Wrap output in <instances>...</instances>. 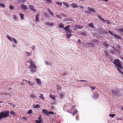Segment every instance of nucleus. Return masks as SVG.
<instances>
[{
    "label": "nucleus",
    "instance_id": "f257e3e1",
    "mask_svg": "<svg viewBox=\"0 0 123 123\" xmlns=\"http://www.w3.org/2000/svg\"><path fill=\"white\" fill-rule=\"evenodd\" d=\"M9 111L7 110H4L0 112V121L3 118L9 116Z\"/></svg>",
    "mask_w": 123,
    "mask_h": 123
},
{
    "label": "nucleus",
    "instance_id": "f03ea898",
    "mask_svg": "<svg viewBox=\"0 0 123 123\" xmlns=\"http://www.w3.org/2000/svg\"><path fill=\"white\" fill-rule=\"evenodd\" d=\"M29 62L30 64V65L29 67V68H31V71L32 73H34L36 72V70L37 68V67L34 63V62Z\"/></svg>",
    "mask_w": 123,
    "mask_h": 123
},
{
    "label": "nucleus",
    "instance_id": "7ed1b4c3",
    "mask_svg": "<svg viewBox=\"0 0 123 123\" xmlns=\"http://www.w3.org/2000/svg\"><path fill=\"white\" fill-rule=\"evenodd\" d=\"M123 62H113L115 67L117 68L118 71L123 69V68L122 66Z\"/></svg>",
    "mask_w": 123,
    "mask_h": 123
},
{
    "label": "nucleus",
    "instance_id": "20e7f679",
    "mask_svg": "<svg viewBox=\"0 0 123 123\" xmlns=\"http://www.w3.org/2000/svg\"><path fill=\"white\" fill-rule=\"evenodd\" d=\"M111 92L114 95L117 97L121 96L122 95V93L119 90H112Z\"/></svg>",
    "mask_w": 123,
    "mask_h": 123
},
{
    "label": "nucleus",
    "instance_id": "39448f33",
    "mask_svg": "<svg viewBox=\"0 0 123 123\" xmlns=\"http://www.w3.org/2000/svg\"><path fill=\"white\" fill-rule=\"evenodd\" d=\"M70 25H68L65 27L64 28V29L68 32L71 33L72 32V30L70 29Z\"/></svg>",
    "mask_w": 123,
    "mask_h": 123
},
{
    "label": "nucleus",
    "instance_id": "423d86ee",
    "mask_svg": "<svg viewBox=\"0 0 123 123\" xmlns=\"http://www.w3.org/2000/svg\"><path fill=\"white\" fill-rule=\"evenodd\" d=\"M38 120H36L35 122L36 123H42L43 120L41 117V115H40L38 118Z\"/></svg>",
    "mask_w": 123,
    "mask_h": 123
},
{
    "label": "nucleus",
    "instance_id": "0eeeda50",
    "mask_svg": "<svg viewBox=\"0 0 123 123\" xmlns=\"http://www.w3.org/2000/svg\"><path fill=\"white\" fill-rule=\"evenodd\" d=\"M87 9L90 12H91L92 13H95L97 12L96 11L94 10L93 8H91L89 7H87Z\"/></svg>",
    "mask_w": 123,
    "mask_h": 123
},
{
    "label": "nucleus",
    "instance_id": "6e6552de",
    "mask_svg": "<svg viewBox=\"0 0 123 123\" xmlns=\"http://www.w3.org/2000/svg\"><path fill=\"white\" fill-rule=\"evenodd\" d=\"M74 27L76 30L81 29L83 28V25H75L74 26Z\"/></svg>",
    "mask_w": 123,
    "mask_h": 123
},
{
    "label": "nucleus",
    "instance_id": "1a4fd4ad",
    "mask_svg": "<svg viewBox=\"0 0 123 123\" xmlns=\"http://www.w3.org/2000/svg\"><path fill=\"white\" fill-rule=\"evenodd\" d=\"M44 25H45L46 26H52L54 25V24L53 23L49 22H45Z\"/></svg>",
    "mask_w": 123,
    "mask_h": 123
},
{
    "label": "nucleus",
    "instance_id": "9d476101",
    "mask_svg": "<svg viewBox=\"0 0 123 123\" xmlns=\"http://www.w3.org/2000/svg\"><path fill=\"white\" fill-rule=\"evenodd\" d=\"M29 8L31 11L34 12H36V9L34 8V6L33 5H29Z\"/></svg>",
    "mask_w": 123,
    "mask_h": 123
},
{
    "label": "nucleus",
    "instance_id": "9b49d317",
    "mask_svg": "<svg viewBox=\"0 0 123 123\" xmlns=\"http://www.w3.org/2000/svg\"><path fill=\"white\" fill-rule=\"evenodd\" d=\"M49 112L47 110L44 109H43L42 111V112L43 114L47 116H48Z\"/></svg>",
    "mask_w": 123,
    "mask_h": 123
},
{
    "label": "nucleus",
    "instance_id": "f8f14e48",
    "mask_svg": "<svg viewBox=\"0 0 123 123\" xmlns=\"http://www.w3.org/2000/svg\"><path fill=\"white\" fill-rule=\"evenodd\" d=\"M99 97V95L98 93H93V95L92 97L94 99H97Z\"/></svg>",
    "mask_w": 123,
    "mask_h": 123
},
{
    "label": "nucleus",
    "instance_id": "ddd939ff",
    "mask_svg": "<svg viewBox=\"0 0 123 123\" xmlns=\"http://www.w3.org/2000/svg\"><path fill=\"white\" fill-rule=\"evenodd\" d=\"M109 44L106 41H103V45L106 48H107Z\"/></svg>",
    "mask_w": 123,
    "mask_h": 123
},
{
    "label": "nucleus",
    "instance_id": "4468645a",
    "mask_svg": "<svg viewBox=\"0 0 123 123\" xmlns=\"http://www.w3.org/2000/svg\"><path fill=\"white\" fill-rule=\"evenodd\" d=\"M37 83L39 85H40L42 84L41 80L37 78L36 79Z\"/></svg>",
    "mask_w": 123,
    "mask_h": 123
},
{
    "label": "nucleus",
    "instance_id": "2eb2a0df",
    "mask_svg": "<svg viewBox=\"0 0 123 123\" xmlns=\"http://www.w3.org/2000/svg\"><path fill=\"white\" fill-rule=\"evenodd\" d=\"M21 7L22 8L25 10H26L28 9L27 6L24 4H23L21 5Z\"/></svg>",
    "mask_w": 123,
    "mask_h": 123
},
{
    "label": "nucleus",
    "instance_id": "dca6fc26",
    "mask_svg": "<svg viewBox=\"0 0 123 123\" xmlns=\"http://www.w3.org/2000/svg\"><path fill=\"white\" fill-rule=\"evenodd\" d=\"M71 6H72L73 8L78 7V4L75 3H72L71 4Z\"/></svg>",
    "mask_w": 123,
    "mask_h": 123
},
{
    "label": "nucleus",
    "instance_id": "f3484780",
    "mask_svg": "<svg viewBox=\"0 0 123 123\" xmlns=\"http://www.w3.org/2000/svg\"><path fill=\"white\" fill-rule=\"evenodd\" d=\"M114 36L117 39H120L121 40H122V39L121 37L120 36L115 34Z\"/></svg>",
    "mask_w": 123,
    "mask_h": 123
},
{
    "label": "nucleus",
    "instance_id": "a211bd4d",
    "mask_svg": "<svg viewBox=\"0 0 123 123\" xmlns=\"http://www.w3.org/2000/svg\"><path fill=\"white\" fill-rule=\"evenodd\" d=\"M47 10L48 12L52 16H54V14L50 9H48Z\"/></svg>",
    "mask_w": 123,
    "mask_h": 123
},
{
    "label": "nucleus",
    "instance_id": "6ab92c4d",
    "mask_svg": "<svg viewBox=\"0 0 123 123\" xmlns=\"http://www.w3.org/2000/svg\"><path fill=\"white\" fill-rule=\"evenodd\" d=\"M40 15H39V14L38 13L37 14L35 20L36 21L39 22V18Z\"/></svg>",
    "mask_w": 123,
    "mask_h": 123
},
{
    "label": "nucleus",
    "instance_id": "aec40b11",
    "mask_svg": "<svg viewBox=\"0 0 123 123\" xmlns=\"http://www.w3.org/2000/svg\"><path fill=\"white\" fill-rule=\"evenodd\" d=\"M65 95V94L62 92L60 93V94L59 95V96L60 97V99H62Z\"/></svg>",
    "mask_w": 123,
    "mask_h": 123
},
{
    "label": "nucleus",
    "instance_id": "412c9836",
    "mask_svg": "<svg viewBox=\"0 0 123 123\" xmlns=\"http://www.w3.org/2000/svg\"><path fill=\"white\" fill-rule=\"evenodd\" d=\"M6 37L10 42L12 43L13 38H11L9 35H7Z\"/></svg>",
    "mask_w": 123,
    "mask_h": 123
},
{
    "label": "nucleus",
    "instance_id": "4be33fe9",
    "mask_svg": "<svg viewBox=\"0 0 123 123\" xmlns=\"http://www.w3.org/2000/svg\"><path fill=\"white\" fill-rule=\"evenodd\" d=\"M10 113L12 115H13L14 116L16 115L15 112L12 110H11Z\"/></svg>",
    "mask_w": 123,
    "mask_h": 123
},
{
    "label": "nucleus",
    "instance_id": "5701e85b",
    "mask_svg": "<svg viewBox=\"0 0 123 123\" xmlns=\"http://www.w3.org/2000/svg\"><path fill=\"white\" fill-rule=\"evenodd\" d=\"M33 108L36 109H38L40 107L38 104H37L36 105H35L33 106Z\"/></svg>",
    "mask_w": 123,
    "mask_h": 123
},
{
    "label": "nucleus",
    "instance_id": "b1692460",
    "mask_svg": "<svg viewBox=\"0 0 123 123\" xmlns=\"http://www.w3.org/2000/svg\"><path fill=\"white\" fill-rule=\"evenodd\" d=\"M63 3L67 7H68L70 6L66 2H63Z\"/></svg>",
    "mask_w": 123,
    "mask_h": 123
},
{
    "label": "nucleus",
    "instance_id": "393cba45",
    "mask_svg": "<svg viewBox=\"0 0 123 123\" xmlns=\"http://www.w3.org/2000/svg\"><path fill=\"white\" fill-rule=\"evenodd\" d=\"M27 82L28 84L32 86H33L34 85V83L32 81H27Z\"/></svg>",
    "mask_w": 123,
    "mask_h": 123
},
{
    "label": "nucleus",
    "instance_id": "a878e982",
    "mask_svg": "<svg viewBox=\"0 0 123 123\" xmlns=\"http://www.w3.org/2000/svg\"><path fill=\"white\" fill-rule=\"evenodd\" d=\"M27 113L28 114L30 115L32 113L33 111L31 109H30L28 110Z\"/></svg>",
    "mask_w": 123,
    "mask_h": 123
},
{
    "label": "nucleus",
    "instance_id": "bb28decb",
    "mask_svg": "<svg viewBox=\"0 0 123 123\" xmlns=\"http://www.w3.org/2000/svg\"><path fill=\"white\" fill-rule=\"evenodd\" d=\"M30 98L32 99L36 98L35 96L33 94H31L30 96Z\"/></svg>",
    "mask_w": 123,
    "mask_h": 123
},
{
    "label": "nucleus",
    "instance_id": "cd10ccee",
    "mask_svg": "<svg viewBox=\"0 0 123 123\" xmlns=\"http://www.w3.org/2000/svg\"><path fill=\"white\" fill-rule=\"evenodd\" d=\"M19 15L20 16V17L21 19H24V15L23 14L21 13H19Z\"/></svg>",
    "mask_w": 123,
    "mask_h": 123
},
{
    "label": "nucleus",
    "instance_id": "c85d7f7f",
    "mask_svg": "<svg viewBox=\"0 0 123 123\" xmlns=\"http://www.w3.org/2000/svg\"><path fill=\"white\" fill-rule=\"evenodd\" d=\"M108 31L109 33L112 36H114L115 34L114 32L113 31H111L110 30H108Z\"/></svg>",
    "mask_w": 123,
    "mask_h": 123
},
{
    "label": "nucleus",
    "instance_id": "c756f323",
    "mask_svg": "<svg viewBox=\"0 0 123 123\" xmlns=\"http://www.w3.org/2000/svg\"><path fill=\"white\" fill-rule=\"evenodd\" d=\"M55 3L56 4L60 6H61L62 5V2L57 1L55 2Z\"/></svg>",
    "mask_w": 123,
    "mask_h": 123
},
{
    "label": "nucleus",
    "instance_id": "7c9ffc66",
    "mask_svg": "<svg viewBox=\"0 0 123 123\" xmlns=\"http://www.w3.org/2000/svg\"><path fill=\"white\" fill-rule=\"evenodd\" d=\"M49 97L51 98L53 100H55V96L54 95H50Z\"/></svg>",
    "mask_w": 123,
    "mask_h": 123
},
{
    "label": "nucleus",
    "instance_id": "2f4dec72",
    "mask_svg": "<svg viewBox=\"0 0 123 123\" xmlns=\"http://www.w3.org/2000/svg\"><path fill=\"white\" fill-rule=\"evenodd\" d=\"M78 112V111L77 109H75L74 111L72 113V115L73 116H74L76 113Z\"/></svg>",
    "mask_w": 123,
    "mask_h": 123
},
{
    "label": "nucleus",
    "instance_id": "473e14b6",
    "mask_svg": "<svg viewBox=\"0 0 123 123\" xmlns=\"http://www.w3.org/2000/svg\"><path fill=\"white\" fill-rule=\"evenodd\" d=\"M45 64L47 65H48L49 66H51L52 65V63L51 62H45Z\"/></svg>",
    "mask_w": 123,
    "mask_h": 123
},
{
    "label": "nucleus",
    "instance_id": "72a5a7b5",
    "mask_svg": "<svg viewBox=\"0 0 123 123\" xmlns=\"http://www.w3.org/2000/svg\"><path fill=\"white\" fill-rule=\"evenodd\" d=\"M59 27L61 28L64 29V28L63 24L62 23H61L59 24Z\"/></svg>",
    "mask_w": 123,
    "mask_h": 123
},
{
    "label": "nucleus",
    "instance_id": "f704fd0d",
    "mask_svg": "<svg viewBox=\"0 0 123 123\" xmlns=\"http://www.w3.org/2000/svg\"><path fill=\"white\" fill-rule=\"evenodd\" d=\"M93 44L92 43H88L87 44L88 46L90 47L91 48L93 46Z\"/></svg>",
    "mask_w": 123,
    "mask_h": 123
},
{
    "label": "nucleus",
    "instance_id": "c9c22d12",
    "mask_svg": "<svg viewBox=\"0 0 123 123\" xmlns=\"http://www.w3.org/2000/svg\"><path fill=\"white\" fill-rule=\"evenodd\" d=\"M56 87L57 89L58 90H60L62 89V87L61 86L59 85L58 84L56 85Z\"/></svg>",
    "mask_w": 123,
    "mask_h": 123
},
{
    "label": "nucleus",
    "instance_id": "e433bc0d",
    "mask_svg": "<svg viewBox=\"0 0 123 123\" xmlns=\"http://www.w3.org/2000/svg\"><path fill=\"white\" fill-rule=\"evenodd\" d=\"M88 25L92 29L94 27L93 26V25L92 23H91L90 24H88Z\"/></svg>",
    "mask_w": 123,
    "mask_h": 123
},
{
    "label": "nucleus",
    "instance_id": "4c0bfd02",
    "mask_svg": "<svg viewBox=\"0 0 123 123\" xmlns=\"http://www.w3.org/2000/svg\"><path fill=\"white\" fill-rule=\"evenodd\" d=\"M90 87L91 89V91H93L96 88L95 86H90Z\"/></svg>",
    "mask_w": 123,
    "mask_h": 123
},
{
    "label": "nucleus",
    "instance_id": "58836bf2",
    "mask_svg": "<svg viewBox=\"0 0 123 123\" xmlns=\"http://www.w3.org/2000/svg\"><path fill=\"white\" fill-rule=\"evenodd\" d=\"M116 115L115 114H111L109 115V116L112 118H113Z\"/></svg>",
    "mask_w": 123,
    "mask_h": 123
},
{
    "label": "nucleus",
    "instance_id": "ea45409f",
    "mask_svg": "<svg viewBox=\"0 0 123 123\" xmlns=\"http://www.w3.org/2000/svg\"><path fill=\"white\" fill-rule=\"evenodd\" d=\"M40 95L39 96V97L42 99L43 100L44 98L43 97V95L42 94H40Z\"/></svg>",
    "mask_w": 123,
    "mask_h": 123
},
{
    "label": "nucleus",
    "instance_id": "a19ab883",
    "mask_svg": "<svg viewBox=\"0 0 123 123\" xmlns=\"http://www.w3.org/2000/svg\"><path fill=\"white\" fill-rule=\"evenodd\" d=\"M50 108L51 109L53 110H56V108L53 105L51 106Z\"/></svg>",
    "mask_w": 123,
    "mask_h": 123
},
{
    "label": "nucleus",
    "instance_id": "79ce46f5",
    "mask_svg": "<svg viewBox=\"0 0 123 123\" xmlns=\"http://www.w3.org/2000/svg\"><path fill=\"white\" fill-rule=\"evenodd\" d=\"M56 17L58 18H62V16L59 14H56Z\"/></svg>",
    "mask_w": 123,
    "mask_h": 123
},
{
    "label": "nucleus",
    "instance_id": "37998d69",
    "mask_svg": "<svg viewBox=\"0 0 123 123\" xmlns=\"http://www.w3.org/2000/svg\"><path fill=\"white\" fill-rule=\"evenodd\" d=\"M5 5L3 3H0V6L4 8L5 7Z\"/></svg>",
    "mask_w": 123,
    "mask_h": 123
},
{
    "label": "nucleus",
    "instance_id": "c03bdc74",
    "mask_svg": "<svg viewBox=\"0 0 123 123\" xmlns=\"http://www.w3.org/2000/svg\"><path fill=\"white\" fill-rule=\"evenodd\" d=\"M93 41L95 43H97V42L99 41V40L98 39H93Z\"/></svg>",
    "mask_w": 123,
    "mask_h": 123
},
{
    "label": "nucleus",
    "instance_id": "a18cd8bd",
    "mask_svg": "<svg viewBox=\"0 0 123 123\" xmlns=\"http://www.w3.org/2000/svg\"><path fill=\"white\" fill-rule=\"evenodd\" d=\"M22 119L24 120H25L26 121H27V118L25 117H22Z\"/></svg>",
    "mask_w": 123,
    "mask_h": 123
},
{
    "label": "nucleus",
    "instance_id": "49530a36",
    "mask_svg": "<svg viewBox=\"0 0 123 123\" xmlns=\"http://www.w3.org/2000/svg\"><path fill=\"white\" fill-rule=\"evenodd\" d=\"M104 22H106L108 24H110L111 23V22L110 21L106 19L105 20V21H104Z\"/></svg>",
    "mask_w": 123,
    "mask_h": 123
},
{
    "label": "nucleus",
    "instance_id": "de8ad7c7",
    "mask_svg": "<svg viewBox=\"0 0 123 123\" xmlns=\"http://www.w3.org/2000/svg\"><path fill=\"white\" fill-rule=\"evenodd\" d=\"M72 36V35L71 34H68L66 35V36L68 38H69V37Z\"/></svg>",
    "mask_w": 123,
    "mask_h": 123
},
{
    "label": "nucleus",
    "instance_id": "09e8293b",
    "mask_svg": "<svg viewBox=\"0 0 123 123\" xmlns=\"http://www.w3.org/2000/svg\"><path fill=\"white\" fill-rule=\"evenodd\" d=\"M105 54L106 56L108 57L109 56V54H108L107 52V51H104Z\"/></svg>",
    "mask_w": 123,
    "mask_h": 123
},
{
    "label": "nucleus",
    "instance_id": "8fccbe9b",
    "mask_svg": "<svg viewBox=\"0 0 123 123\" xmlns=\"http://www.w3.org/2000/svg\"><path fill=\"white\" fill-rule=\"evenodd\" d=\"M80 34L82 35H86V33L84 32H82L80 33Z\"/></svg>",
    "mask_w": 123,
    "mask_h": 123
},
{
    "label": "nucleus",
    "instance_id": "3c124183",
    "mask_svg": "<svg viewBox=\"0 0 123 123\" xmlns=\"http://www.w3.org/2000/svg\"><path fill=\"white\" fill-rule=\"evenodd\" d=\"M9 8L11 9H13L14 8V7L11 5H10Z\"/></svg>",
    "mask_w": 123,
    "mask_h": 123
},
{
    "label": "nucleus",
    "instance_id": "603ef678",
    "mask_svg": "<svg viewBox=\"0 0 123 123\" xmlns=\"http://www.w3.org/2000/svg\"><path fill=\"white\" fill-rule=\"evenodd\" d=\"M48 116H49L50 114H52V115H54V113L53 112L50 111V112H49Z\"/></svg>",
    "mask_w": 123,
    "mask_h": 123
},
{
    "label": "nucleus",
    "instance_id": "864d4df0",
    "mask_svg": "<svg viewBox=\"0 0 123 123\" xmlns=\"http://www.w3.org/2000/svg\"><path fill=\"white\" fill-rule=\"evenodd\" d=\"M13 41H14V43H17V40L16 39H15L14 37L13 38Z\"/></svg>",
    "mask_w": 123,
    "mask_h": 123
},
{
    "label": "nucleus",
    "instance_id": "5fc2aeb1",
    "mask_svg": "<svg viewBox=\"0 0 123 123\" xmlns=\"http://www.w3.org/2000/svg\"><path fill=\"white\" fill-rule=\"evenodd\" d=\"M13 19L14 20H16L17 19V16L16 15H13Z\"/></svg>",
    "mask_w": 123,
    "mask_h": 123
},
{
    "label": "nucleus",
    "instance_id": "6e6d98bb",
    "mask_svg": "<svg viewBox=\"0 0 123 123\" xmlns=\"http://www.w3.org/2000/svg\"><path fill=\"white\" fill-rule=\"evenodd\" d=\"M119 31H120L121 32L123 33V28H120L119 30Z\"/></svg>",
    "mask_w": 123,
    "mask_h": 123
},
{
    "label": "nucleus",
    "instance_id": "4d7b16f0",
    "mask_svg": "<svg viewBox=\"0 0 123 123\" xmlns=\"http://www.w3.org/2000/svg\"><path fill=\"white\" fill-rule=\"evenodd\" d=\"M98 17L101 19V20H102L103 21H105V20L103 18H102L100 17L99 16H98Z\"/></svg>",
    "mask_w": 123,
    "mask_h": 123
},
{
    "label": "nucleus",
    "instance_id": "13d9d810",
    "mask_svg": "<svg viewBox=\"0 0 123 123\" xmlns=\"http://www.w3.org/2000/svg\"><path fill=\"white\" fill-rule=\"evenodd\" d=\"M8 104L9 105H13L14 106H12V107L13 108H14L15 107V105H14L12 104V103H8Z\"/></svg>",
    "mask_w": 123,
    "mask_h": 123
},
{
    "label": "nucleus",
    "instance_id": "bf43d9fd",
    "mask_svg": "<svg viewBox=\"0 0 123 123\" xmlns=\"http://www.w3.org/2000/svg\"><path fill=\"white\" fill-rule=\"evenodd\" d=\"M76 120H79V115H77V116H76Z\"/></svg>",
    "mask_w": 123,
    "mask_h": 123
},
{
    "label": "nucleus",
    "instance_id": "052dcab7",
    "mask_svg": "<svg viewBox=\"0 0 123 123\" xmlns=\"http://www.w3.org/2000/svg\"><path fill=\"white\" fill-rule=\"evenodd\" d=\"M25 53L27 56H29L30 55V53L28 52H26Z\"/></svg>",
    "mask_w": 123,
    "mask_h": 123
},
{
    "label": "nucleus",
    "instance_id": "680f3d73",
    "mask_svg": "<svg viewBox=\"0 0 123 123\" xmlns=\"http://www.w3.org/2000/svg\"><path fill=\"white\" fill-rule=\"evenodd\" d=\"M46 0L49 3H52L51 0Z\"/></svg>",
    "mask_w": 123,
    "mask_h": 123
},
{
    "label": "nucleus",
    "instance_id": "e2e57ef3",
    "mask_svg": "<svg viewBox=\"0 0 123 123\" xmlns=\"http://www.w3.org/2000/svg\"><path fill=\"white\" fill-rule=\"evenodd\" d=\"M119 73L122 74L123 75V72L121 70H120L119 71H118Z\"/></svg>",
    "mask_w": 123,
    "mask_h": 123
},
{
    "label": "nucleus",
    "instance_id": "0e129e2a",
    "mask_svg": "<svg viewBox=\"0 0 123 123\" xmlns=\"http://www.w3.org/2000/svg\"><path fill=\"white\" fill-rule=\"evenodd\" d=\"M75 105H73L71 109L72 110H73V109H74L75 108Z\"/></svg>",
    "mask_w": 123,
    "mask_h": 123
},
{
    "label": "nucleus",
    "instance_id": "69168bd1",
    "mask_svg": "<svg viewBox=\"0 0 123 123\" xmlns=\"http://www.w3.org/2000/svg\"><path fill=\"white\" fill-rule=\"evenodd\" d=\"M120 60L118 59H117V60H114V62H120Z\"/></svg>",
    "mask_w": 123,
    "mask_h": 123
},
{
    "label": "nucleus",
    "instance_id": "338daca9",
    "mask_svg": "<svg viewBox=\"0 0 123 123\" xmlns=\"http://www.w3.org/2000/svg\"><path fill=\"white\" fill-rule=\"evenodd\" d=\"M20 2L22 3H23L24 2V0H18Z\"/></svg>",
    "mask_w": 123,
    "mask_h": 123
},
{
    "label": "nucleus",
    "instance_id": "774afa93",
    "mask_svg": "<svg viewBox=\"0 0 123 123\" xmlns=\"http://www.w3.org/2000/svg\"><path fill=\"white\" fill-rule=\"evenodd\" d=\"M104 32L106 34L108 33V31H106V30H104Z\"/></svg>",
    "mask_w": 123,
    "mask_h": 123
}]
</instances>
